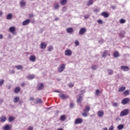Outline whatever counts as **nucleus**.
<instances>
[{"label":"nucleus","mask_w":130,"mask_h":130,"mask_svg":"<svg viewBox=\"0 0 130 130\" xmlns=\"http://www.w3.org/2000/svg\"><path fill=\"white\" fill-rule=\"evenodd\" d=\"M75 44L76 46H79V45H80V43H79V41L76 40L75 41Z\"/></svg>","instance_id":"44"},{"label":"nucleus","mask_w":130,"mask_h":130,"mask_svg":"<svg viewBox=\"0 0 130 130\" xmlns=\"http://www.w3.org/2000/svg\"><path fill=\"white\" fill-rule=\"evenodd\" d=\"M30 23V19H27L22 22V26H26Z\"/></svg>","instance_id":"19"},{"label":"nucleus","mask_w":130,"mask_h":130,"mask_svg":"<svg viewBox=\"0 0 130 130\" xmlns=\"http://www.w3.org/2000/svg\"><path fill=\"white\" fill-rule=\"evenodd\" d=\"M86 28L85 27L81 28L79 32V35H84V34L86 33Z\"/></svg>","instance_id":"9"},{"label":"nucleus","mask_w":130,"mask_h":130,"mask_svg":"<svg viewBox=\"0 0 130 130\" xmlns=\"http://www.w3.org/2000/svg\"><path fill=\"white\" fill-rule=\"evenodd\" d=\"M10 74H15V71L14 70H12V72L10 71Z\"/></svg>","instance_id":"57"},{"label":"nucleus","mask_w":130,"mask_h":130,"mask_svg":"<svg viewBox=\"0 0 130 130\" xmlns=\"http://www.w3.org/2000/svg\"><path fill=\"white\" fill-rule=\"evenodd\" d=\"M83 122V119L81 118H78L75 120V124H81Z\"/></svg>","instance_id":"5"},{"label":"nucleus","mask_w":130,"mask_h":130,"mask_svg":"<svg viewBox=\"0 0 130 130\" xmlns=\"http://www.w3.org/2000/svg\"><path fill=\"white\" fill-rule=\"evenodd\" d=\"M93 12H95V13H97V12H99V9H94L93 10Z\"/></svg>","instance_id":"55"},{"label":"nucleus","mask_w":130,"mask_h":130,"mask_svg":"<svg viewBox=\"0 0 130 130\" xmlns=\"http://www.w3.org/2000/svg\"><path fill=\"white\" fill-rule=\"evenodd\" d=\"M123 95L125 96H127V95H129V90H126L123 92Z\"/></svg>","instance_id":"35"},{"label":"nucleus","mask_w":130,"mask_h":130,"mask_svg":"<svg viewBox=\"0 0 130 130\" xmlns=\"http://www.w3.org/2000/svg\"><path fill=\"white\" fill-rule=\"evenodd\" d=\"M29 18H33L34 17V15H33V14H30L29 15Z\"/></svg>","instance_id":"53"},{"label":"nucleus","mask_w":130,"mask_h":130,"mask_svg":"<svg viewBox=\"0 0 130 130\" xmlns=\"http://www.w3.org/2000/svg\"><path fill=\"white\" fill-rule=\"evenodd\" d=\"M88 111H90V107L88 105L86 106L84 109V112H87Z\"/></svg>","instance_id":"22"},{"label":"nucleus","mask_w":130,"mask_h":130,"mask_svg":"<svg viewBox=\"0 0 130 130\" xmlns=\"http://www.w3.org/2000/svg\"><path fill=\"white\" fill-rule=\"evenodd\" d=\"M88 113L87 112H85L82 114V116H84V117H87L88 116Z\"/></svg>","instance_id":"46"},{"label":"nucleus","mask_w":130,"mask_h":130,"mask_svg":"<svg viewBox=\"0 0 130 130\" xmlns=\"http://www.w3.org/2000/svg\"><path fill=\"white\" fill-rule=\"evenodd\" d=\"M29 59V60H30V61L34 62V61H35V60H36V57L34 55H31V56H30Z\"/></svg>","instance_id":"17"},{"label":"nucleus","mask_w":130,"mask_h":130,"mask_svg":"<svg viewBox=\"0 0 130 130\" xmlns=\"http://www.w3.org/2000/svg\"><path fill=\"white\" fill-rule=\"evenodd\" d=\"M33 127L30 126L28 128L27 130H33Z\"/></svg>","instance_id":"54"},{"label":"nucleus","mask_w":130,"mask_h":130,"mask_svg":"<svg viewBox=\"0 0 130 130\" xmlns=\"http://www.w3.org/2000/svg\"><path fill=\"white\" fill-rule=\"evenodd\" d=\"M98 23L99 24H103V21L101 19H99L98 20Z\"/></svg>","instance_id":"48"},{"label":"nucleus","mask_w":130,"mask_h":130,"mask_svg":"<svg viewBox=\"0 0 130 130\" xmlns=\"http://www.w3.org/2000/svg\"><path fill=\"white\" fill-rule=\"evenodd\" d=\"M129 101V98H126L121 101V104H123V105H125V104H127Z\"/></svg>","instance_id":"4"},{"label":"nucleus","mask_w":130,"mask_h":130,"mask_svg":"<svg viewBox=\"0 0 130 130\" xmlns=\"http://www.w3.org/2000/svg\"><path fill=\"white\" fill-rule=\"evenodd\" d=\"M120 69L122 71H123L124 72H128V71H129V68H128V67L125 66H121Z\"/></svg>","instance_id":"8"},{"label":"nucleus","mask_w":130,"mask_h":130,"mask_svg":"<svg viewBox=\"0 0 130 130\" xmlns=\"http://www.w3.org/2000/svg\"><path fill=\"white\" fill-rule=\"evenodd\" d=\"M67 33L69 34H73L74 33V29L72 27H69L66 29Z\"/></svg>","instance_id":"12"},{"label":"nucleus","mask_w":130,"mask_h":130,"mask_svg":"<svg viewBox=\"0 0 130 130\" xmlns=\"http://www.w3.org/2000/svg\"><path fill=\"white\" fill-rule=\"evenodd\" d=\"M11 126H12V125H9V124H6L5 126H4V130H10L12 128L11 127Z\"/></svg>","instance_id":"20"},{"label":"nucleus","mask_w":130,"mask_h":130,"mask_svg":"<svg viewBox=\"0 0 130 130\" xmlns=\"http://www.w3.org/2000/svg\"><path fill=\"white\" fill-rule=\"evenodd\" d=\"M3 102H4V100H0V105L3 103Z\"/></svg>","instance_id":"60"},{"label":"nucleus","mask_w":130,"mask_h":130,"mask_svg":"<svg viewBox=\"0 0 130 130\" xmlns=\"http://www.w3.org/2000/svg\"><path fill=\"white\" fill-rule=\"evenodd\" d=\"M100 93H101V92L100 91V90L99 89H96L95 90V95L96 96H98V95H99V94H100Z\"/></svg>","instance_id":"41"},{"label":"nucleus","mask_w":130,"mask_h":130,"mask_svg":"<svg viewBox=\"0 0 130 130\" xmlns=\"http://www.w3.org/2000/svg\"><path fill=\"white\" fill-rule=\"evenodd\" d=\"M86 5L87 6H91V5H93V0H89Z\"/></svg>","instance_id":"36"},{"label":"nucleus","mask_w":130,"mask_h":130,"mask_svg":"<svg viewBox=\"0 0 130 130\" xmlns=\"http://www.w3.org/2000/svg\"><path fill=\"white\" fill-rule=\"evenodd\" d=\"M20 90H21V88L20 87H17L14 89V93H19V92H20Z\"/></svg>","instance_id":"29"},{"label":"nucleus","mask_w":130,"mask_h":130,"mask_svg":"<svg viewBox=\"0 0 130 130\" xmlns=\"http://www.w3.org/2000/svg\"><path fill=\"white\" fill-rule=\"evenodd\" d=\"M103 130H108L107 127H105V128H103Z\"/></svg>","instance_id":"64"},{"label":"nucleus","mask_w":130,"mask_h":130,"mask_svg":"<svg viewBox=\"0 0 130 130\" xmlns=\"http://www.w3.org/2000/svg\"><path fill=\"white\" fill-rule=\"evenodd\" d=\"M101 15L103 17H104V18H108V17H109V14H108L106 12H104L102 13Z\"/></svg>","instance_id":"16"},{"label":"nucleus","mask_w":130,"mask_h":130,"mask_svg":"<svg viewBox=\"0 0 130 130\" xmlns=\"http://www.w3.org/2000/svg\"><path fill=\"white\" fill-rule=\"evenodd\" d=\"M35 104H41L42 103V100L40 98H37L36 101H34Z\"/></svg>","instance_id":"13"},{"label":"nucleus","mask_w":130,"mask_h":130,"mask_svg":"<svg viewBox=\"0 0 130 130\" xmlns=\"http://www.w3.org/2000/svg\"><path fill=\"white\" fill-rule=\"evenodd\" d=\"M89 18H90V15H85V16H84V18H85V19H89Z\"/></svg>","instance_id":"49"},{"label":"nucleus","mask_w":130,"mask_h":130,"mask_svg":"<svg viewBox=\"0 0 130 130\" xmlns=\"http://www.w3.org/2000/svg\"><path fill=\"white\" fill-rule=\"evenodd\" d=\"M123 127H124V125L122 124H120L117 126V128L118 130L123 129Z\"/></svg>","instance_id":"27"},{"label":"nucleus","mask_w":130,"mask_h":130,"mask_svg":"<svg viewBox=\"0 0 130 130\" xmlns=\"http://www.w3.org/2000/svg\"><path fill=\"white\" fill-rule=\"evenodd\" d=\"M48 51H52V50H53V46H49L48 47Z\"/></svg>","instance_id":"38"},{"label":"nucleus","mask_w":130,"mask_h":130,"mask_svg":"<svg viewBox=\"0 0 130 130\" xmlns=\"http://www.w3.org/2000/svg\"><path fill=\"white\" fill-rule=\"evenodd\" d=\"M46 46H47V44L45 42H42L40 44V48H41V49H45Z\"/></svg>","instance_id":"11"},{"label":"nucleus","mask_w":130,"mask_h":130,"mask_svg":"<svg viewBox=\"0 0 130 130\" xmlns=\"http://www.w3.org/2000/svg\"><path fill=\"white\" fill-rule=\"evenodd\" d=\"M8 37H9V38H12V35L11 34H8Z\"/></svg>","instance_id":"63"},{"label":"nucleus","mask_w":130,"mask_h":130,"mask_svg":"<svg viewBox=\"0 0 130 130\" xmlns=\"http://www.w3.org/2000/svg\"><path fill=\"white\" fill-rule=\"evenodd\" d=\"M107 54H108V51L105 50L103 52L102 57L105 58L106 56H107Z\"/></svg>","instance_id":"26"},{"label":"nucleus","mask_w":130,"mask_h":130,"mask_svg":"<svg viewBox=\"0 0 130 130\" xmlns=\"http://www.w3.org/2000/svg\"><path fill=\"white\" fill-rule=\"evenodd\" d=\"M66 69V64H60L57 68L58 73H62Z\"/></svg>","instance_id":"1"},{"label":"nucleus","mask_w":130,"mask_h":130,"mask_svg":"<svg viewBox=\"0 0 130 130\" xmlns=\"http://www.w3.org/2000/svg\"><path fill=\"white\" fill-rule=\"evenodd\" d=\"M98 115L99 117H103V115H104V112L103 110L99 111L98 112Z\"/></svg>","instance_id":"14"},{"label":"nucleus","mask_w":130,"mask_h":130,"mask_svg":"<svg viewBox=\"0 0 130 130\" xmlns=\"http://www.w3.org/2000/svg\"><path fill=\"white\" fill-rule=\"evenodd\" d=\"M99 42L101 44H102V43H103V42H104L103 39H101V40H99Z\"/></svg>","instance_id":"50"},{"label":"nucleus","mask_w":130,"mask_h":130,"mask_svg":"<svg viewBox=\"0 0 130 130\" xmlns=\"http://www.w3.org/2000/svg\"><path fill=\"white\" fill-rule=\"evenodd\" d=\"M19 101H20L19 96H15L13 100V102L14 103H18Z\"/></svg>","instance_id":"18"},{"label":"nucleus","mask_w":130,"mask_h":130,"mask_svg":"<svg viewBox=\"0 0 130 130\" xmlns=\"http://www.w3.org/2000/svg\"><path fill=\"white\" fill-rule=\"evenodd\" d=\"M9 31L13 34V35H16L17 32H15L16 31V27L15 26H11L9 28Z\"/></svg>","instance_id":"3"},{"label":"nucleus","mask_w":130,"mask_h":130,"mask_svg":"<svg viewBox=\"0 0 130 130\" xmlns=\"http://www.w3.org/2000/svg\"><path fill=\"white\" fill-rule=\"evenodd\" d=\"M70 106V108H74V103H71Z\"/></svg>","instance_id":"51"},{"label":"nucleus","mask_w":130,"mask_h":130,"mask_svg":"<svg viewBox=\"0 0 130 130\" xmlns=\"http://www.w3.org/2000/svg\"><path fill=\"white\" fill-rule=\"evenodd\" d=\"M26 5V2L24 1H22L20 3V7H24Z\"/></svg>","instance_id":"32"},{"label":"nucleus","mask_w":130,"mask_h":130,"mask_svg":"<svg viewBox=\"0 0 130 130\" xmlns=\"http://www.w3.org/2000/svg\"><path fill=\"white\" fill-rule=\"evenodd\" d=\"M34 78H35V76L34 75H30L27 77V79H28V80H33Z\"/></svg>","instance_id":"30"},{"label":"nucleus","mask_w":130,"mask_h":130,"mask_svg":"<svg viewBox=\"0 0 130 130\" xmlns=\"http://www.w3.org/2000/svg\"><path fill=\"white\" fill-rule=\"evenodd\" d=\"M91 69L93 71H95V70H96L97 67L95 65H93V66H91Z\"/></svg>","instance_id":"43"},{"label":"nucleus","mask_w":130,"mask_h":130,"mask_svg":"<svg viewBox=\"0 0 130 130\" xmlns=\"http://www.w3.org/2000/svg\"><path fill=\"white\" fill-rule=\"evenodd\" d=\"M12 18L13 15L10 13L7 16L6 19L7 20H12Z\"/></svg>","instance_id":"24"},{"label":"nucleus","mask_w":130,"mask_h":130,"mask_svg":"<svg viewBox=\"0 0 130 130\" xmlns=\"http://www.w3.org/2000/svg\"><path fill=\"white\" fill-rule=\"evenodd\" d=\"M58 96L60 97V98L62 99V100H64V99H68L69 98V95H67L63 93H60L58 94Z\"/></svg>","instance_id":"6"},{"label":"nucleus","mask_w":130,"mask_h":130,"mask_svg":"<svg viewBox=\"0 0 130 130\" xmlns=\"http://www.w3.org/2000/svg\"><path fill=\"white\" fill-rule=\"evenodd\" d=\"M113 56H114V57L117 58V57H118V56H119V53L118 52V51L115 52L113 54Z\"/></svg>","instance_id":"25"},{"label":"nucleus","mask_w":130,"mask_h":130,"mask_svg":"<svg viewBox=\"0 0 130 130\" xmlns=\"http://www.w3.org/2000/svg\"><path fill=\"white\" fill-rule=\"evenodd\" d=\"M54 92H55L56 93H60V91H58V90H54Z\"/></svg>","instance_id":"59"},{"label":"nucleus","mask_w":130,"mask_h":130,"mask_svg":"<svg viewBox=\"0 0 130 130\" xmlns=\"http://www.w3.org/2000/svg\"><path fill=\"white\" fill-rule=\"evenodd\" d=\"M44 88V84L42 83H38V90L39 91L42 90Z\"/></svg>","instance_id":"10"},{"label":"nucleus","mask_w":130,"mask_h":130,"mask_svg":"<svg viewBox=\"0 0 130 130\" xmlns=\"http://www.w3.org/2000/svg\"><path fill=\"white\" fill-rule=\"evenodd\" d=\"M68 3V0H60V4L61 6H64Z\"/></svg>","instance_id":"21"},{"label":"nucleus","mask_w":130,"mask_h":130,"mask_svg":"<svg viewBox=\"0 0 130 130\" xmlns=\"http://www.w3.org/2000/svg\"><path fill=\"white\" fill-rule=\"evenodd\" d=\"M33 100H34V98L33 97H30L29 98V101H33Z\"/></svg>","instance_id":"56"},{"label":"nucleus","mask_w":130,"mask_h":130,"mask_svg":"<svg viewBox=\"0 0 130 130\" xmlns=\"http://www.w3.org/2000/svg\"><path fill=\"white\" fill-rule=\"evenodd\" d=\"M85 91L86 90L85 89H83V90L80 91V93L79 94V96H81V95H83V94H84V93H85Z\"/></svg>","instance_id":"45"},{"label":"nucleus","mask_w":130,"mask_h":130,"mask_svg":"<svg viewBox=\"0 0 130 130\" xmlns=\"http://www.w3.org/2000/svg\"><path fill=\"white\" fill-rule=\"evenodd\" d=\"M18 102H19V103H18V104H19V105H21V104H23V101H22V100L19 101Z\"/></svg>","instance_id":"52"},{"label":"nucleus","mask_w":130,"mask_h":130,"mask_svg":"<svg viewBox=\"0 0 130 130\" xmlns=\"http://www.w3.org/2000/svg\"><path fill=\"white\" fill-rule=\"evenodd\" d=\"M60 120H61L62 121H64V120H65L66 119V116L65 115H62L60 116Z\"/></svg>","instance_id":"40"},{"label":"nucleus","mask_w":130,"mask_h":130,"mask_svg":"<svg viewBox=\"0 0 130 130\" xmlns=\"http://www.w3.org/2000/svg\"><path fill=\"white\" fill-rule=\"evenodd\" d=\"M1 121H3V122H5V121H6V120H7V117H6L5 116H2L1 118H0Z\"/></svg>","instance_id":"34"},{"label":"nucleus","mask_w":130,"mask_h":130,"mask_svg":"<svg viewBox=\"0 0 130 130\" xmlns=\"http://www.w3.org/2000/svg\"><path fill=\"white\" fill-rule=\"evenodd\" d=\"M112 105L114 106V107H116L118 106V104H117V103H113Z\"/></svg>","instance_id":"47"},{"label":"nucleus","mask_w":130,"mask_h":130,"mask_svg":"<svg viewBox=\"0 0 130 130\" xmlns=\"http://www.w3.org/2000/svg\"><path fill=\"white\" fill-rule=\"evenodd\" d=\"M107 72H108V75H113V73H114V72L113 71V70L112 69H108Z\"/></svg>","instance_id":"28"},{"label":"nucleus","mask_w":130,"mask_h":130,"mask_svg":"<svg viewBox=\"0 0 130 130\" xmlns=\"http://www.w3.org/2000/svg\"><path fill=\"white\" fill-rule=\"evenodd\" d=\"M124 23H125V20H124V19H121L120 20V24H124Z\"/></svg>","instance_id":"42"},{"label":"nucleus","mask_w":130,"mask_h":130,"mask_svg":"<svg viewBox=\"0 0 130 130\" xmlns=\"http://www.w3.org/2000/svg\"><path fill=\"white\" fill-rule=\"evenodd\" d=\"M3 13L2 12V11H0V17H2V16H3Z\"/></svg>","instance_id":"62"},{"label":"nucleus","mask_w":130,"mask_h":130,"mask_svg":"<svg viewBox=\"0 0 130 130\" xmlns=\"http://www.w3.org/2000/svg\"><path fill=\"white\" fill-rule=\"evenodd\" d=\"M8 120L9 122H12V121H14V120H15V117H9Z\"/></svg>","instance_id":"31"},{"label":"nucleus","mask_w":130,"mask_h":130,"mask_svg":"<svg viewBox=\"0 0 130 130\" xmlns=\"http://www.w3.org/2000/svg\"><path fill=\"white\" fill-rule=\"evenodd\" d=\"M15 68L17 70H23V66L22 65L16 66H15Z\"/></svg>","instance_id":"33"},{"label":"nucleus","mask_w":130,"mask_h":130,"mask_svg":"<svg viewBox=\"0 0 130 130\" xmlns=\"http://www.w3.org/2000/svg\"><path fill=\"white\" fill-rule=\"evenodd\" d=\"M128 114V110L125 109L122 111L120 112V116H125V115H127Z\"/></svg>","instance_id":"2"},{"label":"nucleus","mask_w":130,"mask_h":130,"mask_svg":"<svg viewBox=\"0 0 130 130\" xmlns=\"http://www.w3.org/2000/svg\"><path fill=\"white\" fill-rule=\"evenodd\" d=\"M4 84H5V80L0 79V87H2Z\"/></svg>","instance_id":"37"},{"label":"nucleus","mask_w":130,"mask_h":130,"mask_svg":"<svg viewBox=\"0 0 130 130\" xmlns=\"http://www.w3.org/2000/svg\"><path fill=\"white\" fill-rule=\"evenodd\" d=\"M72 53H73V52H72V50L68 49V50H66L65 51L64 54L67 56H71V55H72Z\"/></svg>","instance_id":"7"},{"label":"nucleus","mask_w":130,"mask_h":130,"mask_svg":"<svg viewBox=\"0 0 130 130\" xmlns=\"http://www.w3.org/2000/svg\"><path fill=\"white\" fill-rule=\"evenodd\" d=\"M73 86H74V84H71L69 85V87H70V88L73 87Z\"/></svg>","instance_id":"61"},{"label":"nucleus","mask_w":130,"mask_h":130,"mask_svg":"<svg viewBox=\"0 0 130 130\" xmlns=\"http://www.w3.org/2000/svg\"><path fill=\"white\" fill-rule=\"evenodd\" d=\"M54 8H55V10H58V9H59V5L54 4Z\"/></svg>","instance_id":"39"},{"label":"nucleus","mask_w":130,"mask_h":130,"mask_svg":"<svg viewBox=\"0 0 130 130\" xmlns=\"http://www.w3.org/2000/svg\"><path fill=\"white\" fill-rule=\"evenodd\" d=\"M82 101H83V96L81 95H79V97L77 99V103H82Z\"/></svg>","instance_id":"15"},{"label":"nucleus","mask_w":130,"mask_h":130,"mask_svg":"<svg viewBox=\"0 0 130 130\" xmlns=\"http://www.w3.org/2000/svg\"><path fill=\"white\" fill-rule=\"evenodd\" d=\"M125 90V86L121 87L119 88L118 92H119L120 93H121V92H123Z\"/></svg>","instance_id":"23"},{"label":"nucleus","mask_w":130,"mask_h":130,"mask_svg":"<svg viewBox=\"0 0 130 130\" xmlns=\"http://www.w3.org/2000/svg\"><path fill=\"white\" fill-rule=\"evenodd\" d=\"M4 38V36H3V35L0 34V39H3Z\"/></svg>","instance_id":"58"}]
</instances>
